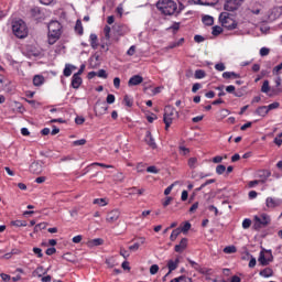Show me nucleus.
<instances>
[{"instance_id": "obj_1", "label": "nucleus", "mask_w": 282, "mask_h": 282, "mask_svg": "<svg viewBox=\"0 0 282 282\" xmlns=\"http://www.w3.org/2000/svg\"><path fill=\"white\" fill-rule=\"evenodd\" d=\"M158 10L165 17H173L177 12V3L175 0H159L156 3Z\"/></svg>"}, {"instance_id": "obj_2", "label": "nucleus", "mask_w": 282, "mask_h": 282, "mask_svg": "<svg viewBox=\"0 0 282 282\" xmlns=\"http://www.w3.org/2000/svg\"><path fill=\"white\" fill-rule=\"evenodd\" d=\"M62 28L58 21H51L48 23V45H54L61 39Z\"/></svg>"}, {"instance_id": "obj_3", "label": "nucleus", "mask_w": 282, "mask_h": 282, "mask_svg": "<svg viewBox=\"0 0 282 282\" xmlns=\"http://www.w3.org/2000/svg\"><path fill=\"white\" fill-rule=\"evenodd\" d=\"M13 34L18 39H25L28 36V25L23 20L14 21L12 24Z\"/></svg>"}, {"instance_id": "obj_4", "label": "nucleus", "mask_w": 282, "mask_h": 282, "mask_svg": "<svg viewBox=\"0 0 282 282\" xmlns=\"http://www.w3.org/2000/svg\"><path fill=\"white\" fill-rule=\"evenodd\" d=\"M219 23L223 25V28H226V30H236L237 29V21L230 15L228 12H223L219 15Z\"/></svg>"}, {"instance_id": "obj_5", "label": "nucleus", "mask_w": 282, "mask_h": 282, "mask_svg": "<svg viewBox=\"0 0 282 282\" xmlns=\"http://www.w3.org/2000/svg\"><path fill=\"white\" fill-rule=\"evenodd\" d=\"M175 118H177V112L175 111V108L171 106L165 107L163 120L166 130H169V127L173 124V120H175Z\"/></svg>"}, {"instance_id": "obj_6", "label": "nucleus", "mask_w": 282, "mask_h": 282, "mask_svg": "<svg viewBox=\"0 0 282 282\" xmlns=\"http://www.w3.org/2000/svg\"><path fill=\"white\" fill-rule=\"evenodd\" d=\"M274 261V256H272V250L262 248L259 253L258 262L260 265H270Z\"/></svg>"}, {"instance_id": "obj_7", "label": "nucleus", "mask_w": 282, "mask_h": 282, "mask_svg": "<svg viewBox=\"0 0 282 282\" xmlns=\"http://www.w3.org/2000/svg\"><path fill=\"white\" fill-rule=\"evenodd\" d=\"M254 228H263L265 226H269V224L272 221V218H270V215L268 214H261L260 216H254Z\"/></svg>"}, {"instance_id": "obj_8", "label": "nucleus", "mask_w": 282, "mask_h": 282, "mask_svg": "<svg viewBox=\"0 0 282 282\" xmlns=\"http://www.w3.org/2000/svg\"><path fill=\"white\" fill-rule=\"evenodd\" d=\"M111 26L106 25L104 28V39L101 40V48L102 50H109V46L111 45Z\"/></svg>"}, {"instance_id": "obj_9", "label": "nucleus", "mask_w": 282, "mask_h": 282, "mask_svg": "<svg viewBox=\"0 0 282 282\" xmlns=\"http://www.w3.org/2000/svg\"><path fill=\"white\" fill-rule=\"evenodd\" d=\"M282 205V198L276 197H267L265 198V208L264 210H274V208H279Z\"/></svg>"}, {"instance_id": "obj_10", "label": "nucleus", "mask_w": 282, "mask_h": 282, "mask_svg": "<svg viewBox=\"0 0 282 282\" xmlns=\"http://www.w3.org/2000/svg\"><path fill=\"white\" fill-rule=\"evenodd\" d=\"M242 3H243V0H227L225 2L224 9L227 12H235V10H239V8H241Z\"/></svg>"}, {"instance_id": "obj_11", "label": "nucleus", "mask_w": 282, "mask_h": 282, "mask_svg": "<svg viewBox=\"0 0 282 282\" xmlns=\"http://www.w3.org/2000/svg\"><path fill=\"white\" fill-rule=\"evenodd\" d=\"M120 219V209H112L106 216L107 224H116Z\"/></svg>"}, {"instance_id": "obj_12", "label": "nucleus", "mask_w": 282, "mask_h": 282, "mask_svg": "<svg viewBox=\"0 0 282 282\" xmlns=\"http://www.w3.org/2000/svg\"><path fill=\"white\" fill-rule=\"evenodd\" d=\"M30 171L35 175H40V173H43V162H33L30 166Z\"/></svg>"}, {"instance_id": "obj_13", "label": "nucleus", "mask_w": 282, "mask_h": 282, "mask_svg": "<svg viewBox=\"0 0 282 282\" xmlns=\"http://www.w3.org/2000/svg\"><path fill=\"white\" fill-rule=\"evenodd\" d=\"M144 78L140 75H134L132 76L129 82H128V86L129 87H135L138 85H141V83H143Z\"/></svg>"}, {"instance_id": "obj_14", "label": "nucleus", "mask_w": 282, "mask_h": 282, "mask_svg": "<svg viewBox=\"0 0 282 282\" xmlns=\"http://www.w3.org/2000/svg\"><path fill=\"white\" fill-rule=\"evenodd\" d=\"M188 247V239L183 238L178 245L174 247L175 252H184L186 248Z\"/></svg>"}, {"instance_id": "obj_15", "label": "nucleus", "mask_w": 282, "mask_h": 282, "mask_svg": "<svg viewBox=\"0 0 282 282\" xmlns=\"http://www.w3.org/2000/svg\"><path fill=\"white\" fill-rule=\"evenodd\" d=\"M83 85V78L78 74H74L72 77L73 89H78Z\"/></svg>"}, {"instance_id": "obj_16", "label": "nucleus", "mask_w": 282, "mask_h": 282, "mask_svg": "<svg viewBox=\"0 0 282 282\" xmlns=\"http://www.w3.org/2000/svg\"><path fill=\"white\" fill-rule=\"evenodd\" d=\"M145 142L151 149H158V143H155V139H153L150 131H148L145 134Z\"/></svg>"}, {"instance_id": "obj_17", "label": "nucleus", "mask_w": 282, "mask_h": 282, "mask_svg": "<svg viewBox=\"0 0 282 282\" xmlns=\"http://www.w3.org/2000/svg\"><path fill=\"white\" fill-rule=\"evenodd\" d=\"M107 104L102 102V104H97L95 107V111L96 113H99V116H104V113H107Z\"/></svg>"}, {"instance_id": "obj_18", "label": "nucleus", "mask_w": 282, "mask_h": 282, "mask_svg": "<svg viewBox=\"0 0 282 282\" xmlns=\"http://www.w3.org/2000/svg\"><path fill=\"white\" fill-rule=\"evenodd\" d=\"M257 116H261V118H265L269 112L268 106H260L256 110Z\"/></svg>"}, {"instance_id": "obj_19", "label": "nucleus", "mask_w": 282, "mask_h": 282, "mask_svg": "<svg viewBox=\"0 0 282 282\" xmlns=\"http://www.w3.org/2000/svg\"><path fill=\"white\" fill-rule=\"evenodd\" d=\"M177 265H180V259H176L175 261L169 260L167 268H169V274L173 272L174 270H177Z\"/></svg>"}, {"instance_id": "obj_20", "label": "nucleus", "mask_w": 282, "mask_h": 282, "mask_svg": "<svg viewBox=\"0 0 282 282\" xmlns=\"http://www.w3.org/2000/svg\"><path fill=\"white\" fill-rule=\"evenodd\" d=\"M89 42L93 50H98V35L96 33L90 34Z\"/></svg>"}, {"instance_id": "obj_21", "label": "nucleus", "mask_w": 282, "mask_h": 282, "mask_svg": "<svg viewBox=\"0 0 282 282\" xmlns=\"http://www.w3.org/2000/svg\"><path fill=\"white\" fill-rule=\"evenodd\" d=\"M46 272H47V269H45V268H43L42 265H40V267H37V268L33 271L32 275H33V276H39V279H41V276H43V274H45Z\"/></svg>"}, {"instance_id": "obj_22", "label": "nucleus", "mask_w": 282, "mask_h": 282, "mask_svg": "<svg viewBox=\"0 0 282 282\" xmlns=\"http://www.w3.org/2000/svg\"><path fill=\"white\" fill-rule=\"evenodd\" d=\"M74 69H76V66H74L72 64H66L65 68H64V76H66V78H69V76H72V73L74 72Z\"/></svg>"}, {"instance_id": "obj_23", "label": "nucleus", "mask_w": 282, "mask_h": 282, "mask_svg": "<svg viewBox=\"0 0 282 282\" xmlns=\"http://www.w3.org/2000/svg\"><path fill=\"white\" fill-rule=\"evenodd\" d=\"M274 271L271 268H265L264 270L260 271V276H263V279H270V276H273Z\"/></svg>"}, {"instance_id": "obj_24", "label": "nucleus", "mask_w": 282, "mask_h": 282, "mask_svg": "<svg viewBox=\"0 0 282 282\" xmlns=\"http://www.w3.org/2000/svg\"><path fill=\"white\" fill-rule=\"evenodd\" d=\"M43 83H45V78L41 75H35L33 77V85L35 87H41V85H43Z\"/></svg>"}, {"instance_id": "obj_25", "label": "nucleus", "mask_w": 282, "mask_h": 282, "mask_svg": "<svg viewBox=\"0 0 282 282\" xmlns=\"http://www.w3.org/2000/svg\"><path fill=\"white\" fill-rule=\"evenodd\" d=\"M188 263L192 265V268H194V270H196L197 272H200V274H204V270L203 268L195 261L187 259Z\"/></svg>"}, {"instance_id": "obj_26", "label": "nucleus", "mask_w": 282, "mask_h": 282, "mask_svg": "<svg viewBox=\"0 0 282 282\" xmlns=\"http://www.w3.org/2000/svg\"><path fill=\"white\" fill-rule=\"evenodd\" d=\"M187 165L189 169H195L196 166L199 165V162L197 161V158L193 156L188 159Z\"/></svg>"}, {"instance_id": "obj_27", "label": "nucleus", "mask_w": 282, "mask_h": 282, "mask_svg": "<svg viewBox=\"0 0 282 282\" xmlns=\"http://www.w3.org/2000/svg\"><path fill=\"white\" fill-rule=\"evenodd\" d=\"M203 23L204 25H213L215 23V19L210 15L203 17Z\"/></svg>"}, {"instance_id": "obj_28", "label": "nucleus", "mask_w": 282, "mask_h": 282, "mask_svg": "<svg viewBox=\"0 0 282 282\" xmlns=\"http://www.w3.org/2000/svg\"><path fill=\"white\" fill-rule=\"evenodd\" d=\"M223 78H239V74L235 73V72H225L223 73Z\"/></svg>"}, {"instance_id": "obj_29", "label": "nucleus", "mask_w": 282, "mask_h": 282, "mask_svg": "<svg viewBox=\"0 0 282 282\" xmlns=\"http://www.w3.org/2000/svg\"><path fill=\"white\" fill-rule=\"evenodd\" d=\"M11 226H15V228H25V226H28V223L22 220H13L11 221Z\"/></svg>"}, {"instance_id": "obj_30", "label": "nucleus", "mask_w": 282, "mask_h": 282, "mask_svg": "<svg viewBox=\"0 0 282 282\" xmlns=\"http://www.w3.org/2000/svg\"><path fill=\"white\" fill-rule=\"evenodd\" d=\"M225 254H235L237 252V247L236 246H228L224 248Z\"/></svg>"}, {"instance_id": "obj_31", "label": "nucleus", "mask_w": 282, "mask_h": 282, "mask_svg": "<svg viewBox=\"0 0 282 282\" xmlns=\"http://www.w3.org/2000/svg\"><path fill=\"white\" fill-rule=\"evenodd\" d=\"M182 234V229L180 228H176L172 231L171 236H170V239L172 241H175V239H177V237H180V235Z\"/></svg>"}, {"instance_id": "obj_32", "label": "nucleus", "mask_w": 282, "mask_h": 282, "mask_svg": "<svg viewBox=\"0 0 282 282\" xmlns=\"http://www.w3.org/2000/svg\"><path fill=\"white\" fill-rule=\"evenodd\" d=\"M88 246L90 248H94V246H102V239L97 238V239H93L88 242Z\"/></svg>"}, {"instance_id": "obj_33", "label": "nucleus", "mask_w": 282, "mask_h": 282, "mask_svg": "<svg viewBox=\"0 0 282 282\" xmlns=\"http://www.w3.org/2000/svg\"><path fill=\"white\" fill-rule=\"evenodd\" d=\"M75 32H77V34H83V22L80 20L76 21Z\"/></svg>"}, {"instance_id": "obj_34", "label": "nucleus", "mask_w": 282, "mask_h": 282, "mask_svg": "<svg viewBox=\"0 0 282 282\" xmlns=\"http://www.w3.org/2000/svg\"><path fill=\"white\" fill-rule=\"evenodd\" d=\"M262 94H268L270 91V82L264 80L261 87Z\"/></svg>"}, {"instance_id": "obj_35", "label": "nucleus", "mask_w": 282, "mask_h": 282, "mask_svg": "<svg viewBox=\"0 0 282 282\" xmlns=\"http://www.w3.org/2000/svg\"><path fill=\"white\" fill-rule=\"evenodd\" d=\"M221 32H224V29L221 26L216 25L213 28L212 34H213V36H219V34H221Z\"/></svg>"}, {"instance_id": "obj_36", "label": "nucleus", "mask_w": 282, "mask_h": 282, "mask_svg": "<svg viewBox=\"0 0 282 282\" xmlns=\"http://www.w3.org/2000/svg\"><path fill=\"white\" fill-rule=\"evenodd\" d=\"M123 102L126 107H133V99L129 97V95H126L123 98Z\"/></svg>"}, {"instance_id": "obj_37", "label": "nucleus", "mask_w": 282, "mask_h": 282, "mask_svg": "<svg viewBox=\"0 0 282 282\" xmlns=\"http://www.w3.org/2000/svg\"><path fill=\"white\" fill-rule=\"evenodd\" d=\"M93 204H97V206H107V199L105 198H96L94 199Z\"/></svg>"}, {"instance_id": "obj_38", "label": "nucleus", "mask_w": 282, "mask_h": 282, "mask_svg": "<svg viewBox=\"0 0 282 282\" xmlns=\"http://www.w3.org/2000/svg\"><path fill=\"white\" fill-rule=\"evenodd\" d=\"M195 78L196 79L206 78V72H204L203 69H197L195 72Z\"/></svg>"}, {"instance_id": "obj_39", "label": "nucleus", "mask_w": 282, "mask_h": 282, "mask_svg": "<svg viewBox=\"0 0 282 282\" xmlns=\"http://www.w3.org/2000/svg\"><path fill=\"white\" fill-rule=\"evenodd\" d=\"M279 107H281V104H279V101H274V102L270 104L269 106H267V109L270 112L274 109H279Z\"/></svg>"}, {"instance_id": "obj_40", "label": "nucleus", "mask_w": 282, "mask_h": 282, "mask_svg": "<svg viewBox=\"0 0 282 282\" xmlns=\"http://www.w3.org/2000/svg\"><path fill=\"white\" fill-rule=\"evenodd\" d=\"M85 144H87L86 139H79V140L73 141V147H85Z\"/></svg>"}, {"instance_id": "obj_41", "label": "nucleus", "mask_w": 282, "mask_h": 282, "mask_svg": "<svg viewBox=\"0 0 282 282\" xmlns=\"http://www.w3.org/2000/svg\"><path fill=\"white\" fill-rule=\"evenodd\" d=\"M184 280H185V282H193V279H191V278L186 279V276H184V275L175 278V279L171 280V282H180V281H184Z\"/></svg>"}, {"instance_id": "obj_42", "label": "nucleus", "mask_w": 282, "mask_h": 282, "mask_svg": "<svg viewBox=\"0 0 282 282\" xmlns=\"http://www.w3.org/2000/svg\"><path fill=\"white\" fill-rule=\"evenodd\" d=\"M178 151H180L181 155H188L191 153V150L183 145L178 147Z\"/></svg>"}, {"instance_id": "obj_43", "label": "nucleus", "mask_w": 282, "mask_h": 282, "mask_svg": "<svg viewBox=\"0 0 282 282\" xmlns=\"http://www.w3.org/2000/svg\"><path fill=\"white\" fill-rule=\"evenodd\" d=\"M250 226H252V220H250V218H246L243 221H242V228L245 230H248V228H250Z\"/></svg>"}, {"instance_id": "obj_44", "label": "nucleus", "mask_w": 282, "mask_h": 282, "mask_svg": "<svg viewBox=\"0 0 282 282\" xmlns=\"http://www.w3.org/2000/svg\"><path fill=\"white\" fill-rule=\"evenodd\" d=\"M119 254L123 257V259H129V257H131V253H129V251H127L124 248H120Z\"/></svg>"}, {"instance_id": "obj_45", "label": "nucleus", "mask_w": 282, "mask_h": 282, "mask_svg": "<svg viewBox=\"0 0 282 282\" xmlns=\"http://www.w3.org/2000/svg\"><path fill=\"white\" fill-rule=\"evenodd\" d=\"M33 252H34V254H36V257H37L39 259H42V257H43V250H42L41 248L34 247V248H33Z\"/></svg>"}, {"instance_id": "obj_46", "label": "nucleus", "mask_w": 282, "mask_h": 282, "mask_svg": "<svg viewBox=\"0 0 282 282\" xmlns=\"http://www.w3.org/2000/svg\"><path fill=\"white\" fill-rule=\"evenodd\" d=\"M216 173H217V175H224V173H226L225 165H217Z\"/></svg>"}, {"instance_id": "obj_47", "label": "nucleus", "mask_w": 282, "mask_h": 282, "mask_svg": "<svg viewBox=\"0 0 282 282\" xmlns=\"http://www.w3.org/2000/svg\"><path fill=\"white\" fill-rule=\"evenodd\" d=\"M45 228H46L45 223L37 224L34 227V232H39L40 230H45Z\"/></svg>"}, {"instance_id": "obj_48", "label": "nucleus", "mask_w": 282, "mask_h": 282, "mask_svg": "<svg viewBox=\"0 0 282 282\" xmlns=\"http://www.w3.org/2000/svg\"><path fill=\"white\" fill-rule=\"evenodd\" d=\"M215 69L217 72H225L226 70V65L224 63H218L215 65Z\"/></svg>"}, {"instance_id": "obj_49", "label": "nucleus", "mask_w": 282, "mask_h": 282, "mask_svg": "<svg viewBox=\"0 0 282 282\" xmlns=\"http://www.w3.org/2000/svg\"><path fill=\"white\" fill-rule=\"evenodd\" d=\"M148 173H153L154 175H158V173H160V170H158V167H155V165L149 166L147 169Z\"/></svg>"}, {"instance_id": "obj_50", "label": "nucleus", "mask_w": 282, "mask_h": 282, "mask_svg": "<svg viewBox=\"0 0 282 282\" xmlns=\"http://www.w3.org/2000/svg\"><path fill=\"white\" fill-rule=\"evenodd\" d=\"M159 271H160V267L158 264H152L150 267V274H155Z\"/></svg>"}, {"instance_id": "obj_51", "label": "nucleus", "mask_w": 282, "mask_h": 282, "mask_svg": "<svg viewBox=\"0 0 282 282\" xmlns=\"http://www.w3.org/2000/svg\"><path fill=\"white\" fill-rule=\"evenodd\" d=\"M275 87L278 88V93L281 94L282 88H281V77H276L275 80Z\"/></svg>"}, {"instance_id": "obj_52", "label": "nucleus", "mask_w": 282, "mask_h": 282, "mask_svg": "<svg viewBox=\"0 0 282 282\" xmlns=\"http://www.w3.org/2000/svg\"><path fill=\"white\" fill-rule=\"evenodd\" d=\"M129 250H131V252H138V250H140V242H135L134 245L130 246Z\"/></svg>"}, {"instance_id": "obj_53", "label": "nucleus", "mask_w": 282, "mask_h": 282, "mask_svg": "<svg viewBox=\"0 0 282 282\" xmlns=\"http://www.w3.org/2000/svg\"><path fill=\"white\" fill-rule=\"evenodd\" d=\"M106 100H107L108 105H113V102H116V96L110 94V95L107 96Z\"/></svg>"}, {"instance_id": "obj_54", "label": "nucleus", "mask_w": 282, "mask_h": 282, "mask_svg": "<svg viewBox=\"0 0 282 282\" xmlns=\"http://www.w3.org/2000/svg\"><path fill=\"white\" fill-rule=\"evenodd\" d=\"M199 89H202V84H199V83L194 84L192 87L193 94H197V91H199Z\"/></svg>"}, {"instance_id": "obj_55", "label": "nucleus", "mask_w": 282, "mask_h": 282, "mask_svg": "<svg viewBox=\"0 0 282 282\" xmlns=\"http://www.w3.org/2000/svg\"><path fill=\"white\" fill-rule=\"evenodd\" d=\"M274 144L278 147H281L282 144V133H280L278 137L274 138Z\"/></svg>"}, {"instance_id": "obj_56", "label": "nucleus", "mask_w": 282, "mask_h": 282, "mask_svg": "<svg viewBox=\"0 0 282 282\" xmlns=\"http://www.w3.org/2000/svg\"><path fill=\"white\" fill-rule=\"evenodd\" d=\"M268 54H270V48L268 47L260 48V56H268Z\"/></svg>"}, {"instance_id": "obj_57", "label": "nucleus", "mask_w": 282, "mask_h": 282, "mask_svg": "<svg viewBox=\"0 0 282 282\" xmlns=\"http://www.w3.org/2000/svg\"><path fill=\"white\" fill-rule=\"evenodd\" d=\"M98 78H107V72L105 69H100L99 72L96 73Z\"/></svg>"}, {"instance_id": "obj_58", "label": "nucleus", "mask_w": 282, "mask_h": 282, "mask_svg": "<svg viewBox=\"0 0 282 282\" xmlns=\"http://www.w3.org/2000/svg\"><path fill=\"white\" fill-rule=\"evenodd\" d=\"M172 202H173V197L167 196L163 202V207L166 208V206H170Z\"/></svg>"}, {"instance_id": "obj_59", "label": "nucleus", "mask_w": 282, "mask_h": 282, "mask_svg": "<svg viewBox=\"0 0 282 282\" xmlns=\"http://www.w3.org/2000/svg\"><path fill=\"white\" fill-rule=\"evenodd\" d=\"M188 230H191V223H185L181 229V232H186Z\"/></svg>"}, {"instance_id": "obj_60", "label": "nucleus", "mask_w": 282, "mask_h": 282, "mask_svg": "<svg viewBox=\"0 0 282 282\" xmlns=\"http://www.w3.org/2000/svg\"><path fill=\"white\" fill-rule=\"evenodd\" d=\"M46 254L48 257H52V254H56V248L52 247V248L46 249Z\"/></svg>"}, {"instance_id": "obj_61", "label": "nucleus", "mask_w": 282, "mask_h": 282, "mask_svg": "<svg viewBox=\"0 0 282 282\" xmlns=\"http://www.w3.org/2000/svg\"><path fill=\"white\" fill-rule=\"evenodd\" d=\"M174 186H175V183H173L169 187H166L164 191V195H171V191H173Z\"/></svg>"}, {"instance_id": "obj_62", "label": "nucleus", "mask_w": 282, "mask_h": 282, "mask_svg": "<svg viewBox=\"0 0 282 282\" xmlns=\"http://www.w3.org/2000/svg\"><path fill=\"white\" fill-rule=\"evenodd\" d=\"M113 86H115L116 89H120V79H119V77H115Z\"/></svg>"}, {"instance_id": "obj_63", "label": "nucleus", "mask_w": 282, "mask_h": 282, "mask_svg": "<svg viewBox=\"0 0 282 282\" xmlns=\"http://www.w3.org/2000/svg\"><path fill=\"white\" fill-rule=\"evenodd\" d=\"M128 56H133L135 54V47L132 45L130 48L127 51Z\"/></svg>"}, {"instance_id": "obj_64", "label": "nucleus", "mask_w": 282, "mask_h": 282, "mask_svg": "<svg viewBox=\"0 0 282 282\" xmlns=\"http://www.w3.org/2000/svg\"><path fill=\"white\" fill-rule=\"evenodd\" d=\"M0 276H1L2 281H4V282L10 281V279H11L10 275H8L6 273H1Z\"/></svg>"}]
</instances>
